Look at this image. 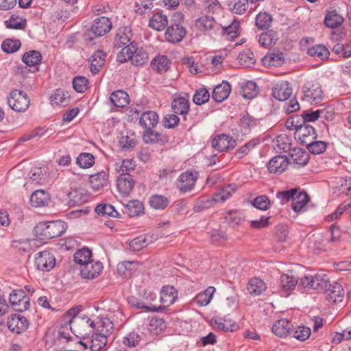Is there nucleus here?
I'll list each match as a JSON object with an SVG mask.
<instances>
[{
  "instance_id": "20e7f679",
  "label": "nucleus",
  "mask_w": 351,
  "mask_h": 351,
  "mask_svg": "<svg viewBox=\"0 0 351 351\" xmlns=\"http://www.w3.org/2000/svg\"><path fill=\"white\" fill-rule=\"evenodd\" d=\"M99 319V318H97ZM70 328L74 332H77L80 335L84 336L87 333L88 330L94 331L97 330L98 320H93L90 317L84 316H74L72 319H69Z\"/></svg>"
},
{
  "instance_id": "2f4dec72",
  "label": "nucleus",
  "mask_w": 351,
  "mask_h": 351,
  "mask_svg": "<svg viewBox=\"0 0 351 351\" xmlns=\"http://www.w3.org/2000/svg\"><path fill=\"white\" fill-rule=\"evenodd\" d=\"M42 60L41 53L36 50H32L25 53L23 56V62L28 66H34L36 71H38L37 66Z\"/></svg>"
},
{
  "instance_id": "4be33fe9",
  "label": "nucleus",
  "mask_w": 351,
  "mask_h": 351,
  "mask_svg": "<svg viewBox=\"0 0 351 351\" xmlns=\"http://www.w3.org/2000/svg\"><path fill=\"white\" fill-rule=\"evenodd\" d=\"M231 92V86L228 82H223L217 85L212 93L213 99L217 102H221L226 99Z\"/></svg>"
},
{
  "instance_id": "5701e85b",
  "label": "nucleus",
  "mask_w": 351,
  "mask_h": 351,
  "mask_svg": "<svg viewBox=\"0 0 351 351\" xmlns=\"http://www.w3.org/2000/svg\"><path fill=\"white\" fill-rule=\"evenodd\" d=\"M263 63L267 66H280L285 62V57L282 52L276 51L268 52L263 58Z\"/></svg>"
},
{
  "instance_id": "a211bd4d",
  "label": "nucleus",
  "mask_w": 351,
  "mask_h": 351,
  "mask_svg": "<svg viewBox=\"0 0 351 351\" xmlns=\"http://www.w3.org/2000/svg\"><path fill=\"white\" fill-rule=\"evenodd\" d=\"M326 299L332 303L341 302L344 295V290L342 285L338 282L329 285L325 291Z\"/></svg>"
},
{
  "instance_id": "5fc2aeb1",
  "label": "nucleus",
  "mask_w": 351,
  "mask_h": 351,
  "mask_svg": "<svg viewBox=\"0 0 351 351\" xmlns=\"http://www.w3.org/2000/svg\"><path fill=\"white\" fill-rule=\"evenodd\" d=\"M76 163L82 168H90L95 163V158L90 153H82L77 158Z\"/></svg>"
},
{
  "instance_id": "3c124183",
  "label": "nucleus",
  "mask_w": 351,
  "mask_h": 351,
  "mask_svg": "<svg viewBox=\"0 0 351 351\" xmlns=\"http://www.w3.org/2000/svg\"><path fill=\"white\" fill-rule=\"evenodd\" d=\"M226 221L233 228L244 221L243 213L238 210H230L225 217Z\"/></svg>"
},
{
  "instance_id": "4c0bfd02",
  "label": "nucleus",
  "mask_w": 351,
  "mask_h": 351,
  "mask_svg": "<svg viewBox=\"0 0 351 351\" xmlns=\"http://www.w3.org/2000/svg\"><path fill=\"white\" fill-rule=\"evenodd\" d=\"M228 10L237 14H243L248 9L247 0H227Z\"/></svg>"
},
{
  "instance_id": "9b49d317",
  "label": "nucleus",
  "mask_w": 351,
  "mask_h": 351,
  "mask_svg": "<svg viewBox=\"0 0 351 351\" xmlns=\"http://www.w3.org/2000/svg\"><path fill=\"white\" fill-rule=\"evenodd\" d=\"M112 28V23L106 16L95 19L90 27V32L96 36H102L108 33Z\"/></svg>"
},
{
  "instance_id": "bb28decb",
  "label": "nucleus",
  "mask_w": 351,
  "mask_h": 351,
  "mask_svg": "<svg viewBox=\"0 0 351 351\" xmlns=\"http://www.w3.org/2000/svg\"><path fill=\"white\" fill-rule=\"evenodd\" d=\"M143 204L138 199H132L128 201L124 208L125 213L130 217L138 216L143 213Z\"/></svg>"
},
{
  "instance_id": "774afa93",
  "label": "nucleus",
  "mask_w": 351,
  "mask_h": 351,
  "mask_svg": "<svg viewBox=\"0 0 351 351\" xmlns=\"http://www.w3.org/2000/svg\"><path fill=\"white\" fill-rule=\"evenodd\" d=\"M210 94L208 91L204 88L197 90L193 95V100L195 104L201 105L208 101Z\"/></svg>"
},
{
  "instance_id": "37998d69",
  "label": "nucleus",
  "mask_w": 351,
  "mask_h": 351,
  "mask_svg": "<svg viewBox=\"0 0 351 351\" xmlns=\"http://www.w3.org/2000/svg\"><path fill=\"white\" fill-rule=\"evenodd\" d=\"M298 279L292 274H282L280 278V287L283 291H291L295 289Z\"/></svg>"
},
{
  "instance_id": "c9c22d12",
  "label": "nucleus",
  "mask_w": 351,
  "mask_h": 351,
  "mask_svg": "<svg viewBox=\"0 0 351 351\" xmlns=\"http://www.w3.org/2000/svg\"><path fill=\"white\" fill-rule=\"evenodd\" d=\"M273 16L267 12L258 13L255 19V25L259 29H268L272 24Z\"/></svg>"
},
{
  "instance_id": "39448f33",
  "label": "nucleus",
  "mask_w": 351,
  "mask_h": 351,
  "mask_svg": "<svg viewBox=\"0 0 351 351\" xmlns=\"http://www.w3.org/2000/svg\"><path fill=\"white\" fill-rule=\"evenodd\" d=\"M30 100L27 95L19 90H12L8 96V104L16 112H24L29 106Z\"/></svg>"
},
{
  "instance_id": "e433bc0d",
  "label": "nucleus",
  "mask_w": 351,
  "mask_h": 351,
  "mask_svg": "<svg viewBox=\"0 0 351 351\" xmlns=\"http://www.w3.org/2000/svg\"><path fill=\"white\" fill-rule=\"evenodd\" d=\"M48 168L45 166L34 167L29 173V178L36 184H43L47 178Z\"/></svg>"
},
{
  "instance_id": "ea45409f",
  "label": "nucleus",
  "mask_w": 351,
  "mask_h": 351,
  "mask_svg": "<svg viewBox=\"0 0 351 351\" xmlns=\"http://www.w3.org/2000/svg\"><path fill=\"white\" fill-rule=\"evenodd\" d=\"M265 289V283L259 278H253L248 282L247 291L251 295H261Z\"/></svg>"
},
{
  "instance_id": "6e6552de",
  "label": "nucleus",
  "mask_w": 351,
  "mask_h": 351,
  "mask_svg": "<svg viewBox=\"0 0 351 351\" xmlns=\"http://www.w3.org/2000/svg\"><path fill=\"white\" fill-rule=\"evenodd\" d=\"M56 259L49 251L39 252L35 256V265L38 269L45 271H50L54 267Z\"/></svg>"
},
{
  "instance_id": "f03ea898",
  "label": "nucleus",
  "mask_w": 351,
  "mask_h": 351,
  "mask_svg": "<svg viewBox=\"0 0 351 351\" xmlns=\"http://www.w3.org/2000/svg\"><path fill=\"white\" fill-rule=\"evenodd\" d=\"M66 223L61 220L40 222L34 228L36 234L45 239H50L61 236L66 230Z\"/></svg>"
},
{
  "instance_id": "4d7b16f0",
  "label": "nucleus",
  "mask_w": 351,
  "mask_h": 351,
  "mask_svg": "<svg viewBox=\"0 0 351 351\" xmlns=\"http://www.w3.org/2000/svg\"><path fill=\"white\" fill-rule=\"evenodd\" d=\"M7 28L15 29H23L26 25V20L18 16L12 15L8 20L5 21Z\"/></svg>"
},
{
  "instance_id": "9d476101",
  "label": "nucleus",
  "mask_w": 351,
  "mask_h": 351,
  "mask_svg": "<svg viewBox=\"0 0 351 351\" xmlns=\"http://www.w3.org/2000/svg\"><path fill=\"white\" fill-rule=\"evenodd\" d=\"M102 269V263L99 261H94L93 260H90L80 267L81 276L82 278L87 279L97 278L101 274Z\"/></svg>"
},
{
  "instance_id": "864d4df0",
  "label": "nucleus",
  "mask_w": 351,
  "mask_h": 351,
  "mask_svg": "<svg viewBox=\"0 0 351 351\" xmlns=\"http://www.w3.org/2000/svg\"><path fill=\"white\" fill-rule=\"evenodd\" d=\"M169 61L165 56H160L152 60L151 65L153 69L158 71H166L169 68Z\"/></svg>"
},
{
  "instance_id": "338daca9",
  "label": "nucleus",
  "mask_w": 351,
  "mask_h": 351,
  "mask_svg": "<svg viewBox=\"0 0 351 351\" xmlns=\"http://www.w3.org/2000/svg\"><path fill=\"white\" fill-rule=\"evenodd\" d=\"M311 335V329L305 326H298L295 330H291V335L300 341L307 339Z\"/></svg>"
},
{
  "instance_id": "c03bdc74",
  "label": "nucleus",
  "mask_w": 351,
  "mask_h": 351,
  "mask_svg": "<svg viewBox=\"0 0 351 351\" xmlns=\"http://www.w3.org/2000/svg\"><path fill=\"white\" fill-rule=\"evenodd\" d=\"M336 180V188L339 192L338 195L351 196V178H339Z\"/></svg>"
},
{
  "instance_id": "0e129e2a",
  "label": "nucleus",
  "mask_w": 351,
  "mask_h": 351,
  "mask_svg": "<svg viewBox=\"0 0 351 351\" xmlns=\"http://www.w3.org/2000/svg\"><path fill=\"white\" fill-rule=\"evenodd\" d=\"M309 152L313 154H320L323 153L327 147V143L322 141H315L311 142L306 146Z\"/></svg>"
},
{
  "instance_id": "680f3d73",
  "label": "nucleus",
  "mask_w": 351,
  "mask_h": 351,
  "mask_svg": "<svg viewBox=\"0 0 351 351\" xmlns=\"http://www.w3.org/2000/svg\"><path fill=\"white\" fill-rule=\"evenodd\" d=\"M217 202V199H198L194 204L195 212H201L213 207Z\"/></svg>"
},
{
  "instance_id": "49530a36",
  "label": "nucleus",
  "mask_w": 351,
  "mask_h": 351,
  "mask_svg": "<svg viewBox=\"0 0 351 351\" xmlns=\"http://www.w3.org/2000/svg\"><path fill=\"white\" fill-rule=\"evenodd\" d=\"M258 93V88L256 84L252 81L245 83L241 90V95L245 99H252L255 97Z\"/></svg>"
},
{
  "instance_id": "412c9836",
  "label": "nucleus",
  "mask_w": 351,
  "mask_h": 351,
  "mask_svg": "<svg viewBox=\"0 0 351 351\" xmlns=\"http://www.w3.org/2000/svg\"><path fill=\"white\" fill-rule=\"evenodd\" d=\"M106 55L101 50L96 51L89 58L90 70L94 75L97 74L106 62Z\"/></svg>"
},
{
  "instance_id": "72a5a7b5",
  "label": "nucleus",
  "mask_w": 351,
  "mask_h": 351,
  "mask_svg": "<svg viewBox=\"0 0 351 351\" xmlns=\"http://www.w3.org/2000/svg\"><path fill=\"white\" fill-rule=\"evenodd\" d=\"M216 328L224 332H234L239 329V325L235 322H232L230 319H226L223 318H216L213 320Z\"/></svg>"
},
{
  "instance_id": "6e6d98bb",
  "label": "nucleus",
  "mask_w": 351,
  "mask_h": 351,
  "mask_svg": "<svg viewBox=\"0 0 351 351\" xmlns=\"http://www.w3.org/2000/svg\"><path fill=\"white\" fill-rule=\"evenodd\" d=\"M133 65L143 66L148 61V54L143 49H138L130 59Z\"/></svg>"
},
{
  "instance_id": "7ed1b4c3",
  "label": "nucleus",
  "mask_w": 351,
  "mask_h": 351,
  "mask_svg": "<svg viewBox=\"0 0 351 351\" xmlns=\"http://www.w3.org/2000/svg\"><path fill=\"white\" fill-rule=\"evenodd\" d=\"M330 285L329 278L323 273L314 276H305L300 279V285L304 288L312 289L318 291H325Z\"/></svg>"
},
{
  "instance_id": "603ef678",
  "label": "nucleus",
  "mask_w": 351,
  "mask_h": 351,
  "mask_svg": "<svg viewBox=\"0 0 351 351\" xmlns=\"http://www.w3.org/2000/svg\"><path fill=\"white\" fill-rule=\"evenodd\" d=\"M307 53L311 56L318 57L321 60L328 58L330 53L328 49L322 45H317L309 47Z\"/></svg>"
},
{
  "instance_id": "69168bd1",
  "label": "nucleus",
  "mask_w": 351,
  "mask_h": 351,
  "mask_svg": "<svg viewBox=\"0 0 351 351\" xmlns=\"http://www.w3.org/2000/svg\"><path fill=\"white\" fill-rule=\"evenodd\" d=\"M291 139L285 134H281L276 137V146L284 152H289L291 149Z\"/></svg>"
},
{
  "instance_id": "0eeeda50",
  "label": "nucleus",
  "mask_w": 351,
  "mask_h": 351,
  "mask_svg": "<svg viewBox=\"0 0 351 351\" xmlns=\"http://www.w3.org/2000/svg\"><path fill=\"white\" fill-rule=\"evenodd\" d=\"M316 138L317 133L315 128L307 123L301 124L295 132V138L301 145L305 146L308 145L309 143L311 144V142H313Z\"/></svg>"
},
{
  "instance_id": "473e14b6",
  "label": "nucleus",
  "mask_w": 351,
  "mask_h": 351,
  "mask_svg": "<svg viewBox=\"0 0 351 351\" xmlns=\"http://www.w3.org/2000/svg\"><path fill=\"white\" fill-rule=\"evenodd\" d=\"M129 304L137 309H144L145 311L162 312L164 307H156L150 303H144L134 296L128 298Z\"/></svg>"
},
{
  "instance_id": "58836bf2",
  "label": "nucleus",
  "mask_w": 351,
  "mask_h": 351,
  "mask_svg": "<svg viewBox=\"0 0 351 351\" xmlns=\"http://www.w3.org/2000/svg\"><path fill=\"white\" fill-rule=\"evenodd\" d=\"M278 40V33L274 30H269L260 35L258 43L261 46L267 48L276 44Z\"/></svg>"
},
{
  "instance_id": "13d9d810",
  "label": "nucleus",
  "mask_w": 351,
  "mask_h": 351,
  "mask_svg": "<svg viewBox=\"0 0 351 351\" xmlns=\"http://www.w3.org/2000/svg\"><path fill=\"white\" fill-rule=\"evenodd\" d=\"M215 25V21L214 19L207 15L199 17L196 22V27L202 31L211 29L214 27Z\"/></svg>"
},
{
  "instance_id": "c85d7f7f",
  "label": "nucleus",
  "mask_w": 351,
  "mask_h": 351,
  "mask_svg": "<svg viewBox=\"0 0 351 351\" xmlns=\"http://www.w3.org/2000/svg\"><path fill=\"white\" fill-rule=\"evenodd\" d=\"M108 176L104 171L90 175L89 177V181L91 187L93 189L98 191L104 186H107L108 182Z\"/></svg>"
},
{
  "instance_id": "f704fd0d",
  "label": "nucleus",
  "mask_w": 351,
  "mask_h": 351,
  "mask_svg": "<svg viewBox=\"0 0 351 351\" xmlns=\"http://www.w3.org/2000/svg\"><path fill=\"white\" fill-rule=\"evenodd\" d=\"M343 18L337 13L336 10L328 12L325 16L324 23L330 28H335L340 26L343 22Z\"/></svg>"
},
{
  "instance_id": "c756f323",
  "label": "nucleus",
  "mask_w": 351,
  "mask_h": 351,
  "mask_svg": "<svg viewBox=\"0 0 351 351\" xmlns=\"http://www.w3.org/2000/svg\"><path fill=\"white\" fill-rule=\"evenodd\" d=\"M167 25V17L161 12L154 14L149 21V27L158 32L163 30Z\"/></svg>"
},
{
  "instance_id": "de8ad7c7",
  "label": "nucleus",
  "mask_w": 351,
  "mask_h": 351,
  "mask_svg": "<svg viewBox=\"0 0 351 351\" xmlns=\"http://www.w3.org/2000/svg\"><path fill=\"white\" fill-rule=\"evenodd\" d=\"M215 291L214 287H208L204 292L199 293L195 298V302L201 306L208 305Z\"/></svg>"
},
{
  "instance_id": "a19ab883",
  "label": "nucleus",
  "mask_w": 351,
  "mask_h": 351,
  "mask_svg": "<svg viewBox=\"0 0 351 351\" xmlns=\"http://www.w3.org/2000/svg\"><path fill=\"white\" fill-rule=\"evenodd\" d=\"M111 102L117 107L123 108L129 103V96L123 90L113 92L110 97Z\"/></svg>"
},
{
  "instance_id": "7c9ffc66",
  "label": "nucleus",
  "mask_w": 351,
  "mask_h": 351,
  "mask_svg": "<svg viewBox=\"0 0 351 351\" xmlns=\"http://www.w3.org/2000/svg\"><path fill=\"white\" fill-rule=\"evenodd\" d=\"M171 106L174 113L185 116L189 110L190 104L187 98L180 97L173 100Z\"/></svg>"
},
{
  "instance_id": "4468645a",
  "label": "nucleus",
  "mask_w": 351,
  "mask_h": 351,
  "mask_svg": "<svg viewBox=\"0 0 351 351\" xmlns=\"http://www.w3.org/2000/svg\"><path fill=\"white\" fill-rule=\"evenodd\" d=\"M178 300V291L173 286H163L160 291V302L162 306L158 307H168L173 304Z\"/></svg>"
},
{
  "instance_id": "aec40b11",
  "label": "nucleus",
  "mask_w": 351,
  "mask_h": 351,
  "mask_svg": "<svg viewBox=\"0 0 351 351\" xmlns=\"http://www.w3.org/2000/svg\"><path fill=\"white\" fill-rule=\"evenodd\" d=\"M292 94V88L287 82L277 84L272 89L274 97L279 101L287 100Z\"/></svg>"
},
{
  "instance_id": "8fccbe9b",
  "label": "nucleus",
  "mask_w": 351,
  "mask_h": 351,
  "mask_svg": "<svg viewBox=\"0 0 351 351\" xmlns=\"http://www.w3.org/2000/svg\"><path fill=\"white\" fill-rule=\"evenodd\" d=\"M74 261L75 262L82 266L86 264V263L89 262L92 257V252L86 247H84L81 250H78L74 254Z\"/></svg>"
},
{
  "instance_id": "cd10ccee",
  "label": "nucleus",
  "mask_w": 351,
  "mask_h": 351,
  "mask_svg": "<svg viewBox=\"0 0 351 351\" xmlns=\"http://www.w3.org/2000/svg\"><path fill=\"white\" fill-rule=\"evenodd\" d=\"M291 323L286 319L277 321L272 327L273 332L280 337H284L291 334Z\"/></svg>"
},
{
  "instance_id": "ddd939ff",
  "label": "nucleus",
  "mask_w": 351,
  "mask_h": 351,
  "mask_svg": "<svg viewBox=\"0 0 351 351\" xmlns=\"http://www.w3.org/2000/svg\"><path fill=\"white\" fill-rule=\"evenodd\" d=\"M235 146L236 141L224 134L216 136L212 141V147L219 152L233 149Z\"/></svg>"
},
{
  "instance_id": "09e8293b",
  "label": "nucleus",
  "mask_w": 351,
  "mask_h": 351,
  "mask_svg": "<svg viewBox=\"0 0 351 351\" xmlns=\"http://www.w3.org/2000/svg\"><path fill=\"white\" fill-rule=\"evenodd\" d=\"M166 328L163 319L154 317L151 319L148 327L149 331L154 335H158Z\"/></svg>"
},
{
  "instance_id": "a878e982",
  "label": "nucleus",
  "mask_w": 351,
  "mask_h": 351,
  "mask_svg": "<svg viewBox=\"0 0 351 351\" xmlns=\"http://www.w3.org/2000/svg\"><path fill=\"white\" fill-rule=\"evenodd\" d=\"M143 139L145 143H160V145H165L168 141L166 136L153 131L152 129L145 130L143 132Z\"/></svg>"
},
{
  "instance_id": "bf43d9fd",
  "label": "nucleus",
  "mask_w": 351,
  "mask_h": 351,
  "mask_svg": "<svg viewBox=\"0 0 351 351\" xmlns=\"http://www.w3.org/2000/svg\"><path fill=\"white\" fill-rule=\"evenodd\" d=\"M21 47V41L18 39H5L1 45L3 51L12 53L19 50Z\"/></svg>"
},
{
  "instance_id": "1a4fd4ad",
  "label": "nucleus",
  "mask_w": 351,
  "mask_h": 351,
  "mask_svg": "<svg viewBox=\"0 0 351 351\" xmlns=\"http://www.w3.org/2000/svg\"><path fill=\"white\" fill-rule=\"evenodd\" d=\"M186 30L184 27L179 23H173L167 27L165 38L171 43L181 42L186 36Z\"/></svg>"
},
{
  "instance_id": "052dcab7",
  "label": "nucleus",
  "mask_w": 351,
  "mask_h": 351,
  "mask_svg": "<svg viewBox=\"0 0 351 351\" xmlns=\"http://www.w3.org/2000/svg\"><path fill=\"white\" fill-rule=\"evenodd\" d=\"M95 212L100 215H108L110 217H117L118 213L114 207L111 204H101L97 205L95 209Z\"/></svg>"
},
{
  "instance_id": "f257e3e1",
  "label": "nucleus",
  "mask_w": 351,
  "mask_h": 351,
  "mask_svg": "<svg viewBox=\"0 0 351 351\" xmlns=\"http://www.w3.org/2000/svg\"><path fill=\"white\" fill-rule=\"evenodd\" d=\"M114 324L110 319L99 317L97 330L91 335L85 333L80 343L91 351H101L107 344L108 339L114 330Z\"/></svg>"
},
{
  "instance_id": "423d86ee",
  "label": "nucleus",
  "mask_w": 351,
  "mask_h": 351,
  "mask_svg": "<svg viewBox=\"0 0 351 351\" xmlns=\"http://www.w3.org/2000/svg\"><path fill=\"white\" fill-rule=\"evenodd\" d=\"M302 100L310 104H318L323 100L324 95L320 85L311 82H306L302 86Z\"/></svg>"
},
{
  "instance_id": "f3484780",
  "label": "nucleus",
  "mask_w": 351,
  "mask_h": 351,
  "mask_svg": "<svg viewBox=\"0 0 351 351\" xmlns=\"http://www.w3.org/2000/svg\"><path fill=\"white\" fill-rule=\"evenodd\" d=\"M197 177L193 172L182 173L179 176L178 187L182 193L190 191L193 189Z\"/></svg>"
},
{
  "instance_id": "f8f14e48",
  "label": "nucleus",
  "mask_w": 351,
  "mask_h": 351,
  "mask_svg": "<svg viewBox=\"0 0 351 351\" xmlns=\"http://www.w3.org/2000/svg\"><path fill=\"white\" fill-rule=\"evenodd\" d=\"M7 324L10 330L17 334L25 332L29 326L26 317L21 315H13L10 317Z\"/></svg>"
},
{
  "instance_id": "dca6fc26",
  "label": "nucleus",
  "mask_w": 351,
  "mask_h": 351,
  "mask_svg": "<svg viewBox=\"0 0 351 351\" xmlns=\"http://www.w3.org/2000/svg\"><path fill=\"white\" fill-rule=\"evenodd\" d=\"M289 156V158L288 160L291 162L290 164H293L296 167L306 165L309 160L308 154L300 148L292 149Z\"/></svg>"
},
{
  "instance_id": "2eb2a0df",
  "label": "nucleus",
  "mask_w": 351,
  "mask_h": 351,
  "mask_svg": "<svg viewBox=\"0 0 351 351\" xmlns=\"http://www.w3.org/2000/svg\"><path fill=\"white\" fill-rule=\"evenodd\" d=\"M289 163H291V162H289L287 157L278 155L270 160L267 168L271 173L280 174L287 169Z\"/></svg>"
},
{
  "instance_id": "b1692460",
  "label": "nucleus",
  "mask_w": 351,
  "mask_h": 351,
  "mask_svg": "<svg viewBox=\"0 0 351 351\" xmlns=\"http://www.w3.org/2000/svg\"><path fill=\"white\" fill-rule=\"evenodd\" d=\"M132 34L131 29L128 27H123L119 28L115 35L114 45L116 47L121 48L128 45L131 38Z\"/></svg>"
},
{
  "instance_id": "79ce46f5",
  "label": "nucleus",
  "mask_w": 351,
  "mask_h": 351,
  "mask_svg": "<svg viewBox=\"0 0 351 351\" xmlns=\"http://www.w3.org/2000/svg\"><path fill=\"white\" fill-rule=\"evenodd\" d=\"M276 197H310L308 193L300 187L278 191Z\"/></svg>"
},
{
  "instance_id": "e2e57ef3",
  "label": "nucleus",
  "mask_w": 351,
  "mask_h": 351,
  "mask_svg": "<svg viewBox=\"0 0 351 351\" xmlns=\"http://www.w3.org/2000/svg\"><path fill=\"white\" fill-rule=\"evenodd\" d=\"M141 339V337L139 334L131 332L123 337V343L127 347L133 348L138 346Z\"/></svg>"
},
{
  "instance_id": "6ab92c4d",
  "label": "nucleus",
  "mask_w": 351,
  "mask_h": 351,
  "mask_svg": "<svg viewBox=\"0 0 351 351\" xmlns=\"http://www.w3.org/2000/svg\"><path fill=\"white\" fill-rule=\"evenodd\" d=\"M134 185L132 177L129 173H121L117 179V187L123 195H128Z\"/></svg>"
},
{
  "instance_id": "393cba45",
  "label": "nucleus",
  "mask_w": 351,
  "mask_h": 351,
  "mask_svg": "<svg viewBox=\"0 0 351 351\" xmlns=\"http://www.w3.org/2000/svg\"><path fill=\"white\" fill-rule=\"evenodd\" d=\"M158 123V116L154 111L149 110L144 112L139 120L140 125L144 128L152 129Z\"/></svg>"
},
{
  "instance_id": "a18cd8bd",
  "label": "nucleus",
  "mask_w": 351,
  "mask_h": 351,
  "mask_svg": "<svg viewBox=\"0 0 351 351\" xmlns=\"http://www.w3.org/2000/svg\"><path fill=\"white\" fill-rule=\"evenodd\" d=\"M136 49V43L133 42L130 43L128 45L123 47L121 51L118 53L117 60L120 62H125L127 60H130Z\"/></svg>"
}]
</instances>
